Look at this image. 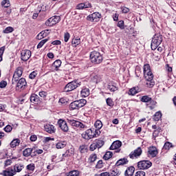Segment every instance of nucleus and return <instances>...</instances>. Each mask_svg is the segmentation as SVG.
Listing matches in <instances>:
<instances>
[{"mask_svg": "<svg viewBox=\"0 0 176 176\" xmlns=\"http://www.w3.org/2000/svg\"><path fill=\"white\" fill-rule=\"evenodd\" d=\"M90 60L93 64H101L102 63V55L97 51H93L90 54Z\"/></svg>", "mask_w": 176, "mask_h": 176, "instance_id": "obj_1", "label": "nucleus"}, {"mask_svg": "<svg viewBox=\"0 0 176 176\" xmlns=\"http://www.w3.org/2000/svg\"><path fill=\"white\" fill-rule=\"evenodd\" d=\"M163 42V36L160 34H155L151 41V49L156 50L159 47L160 45Z\"/></svg>", "mask_w": 176, "mask_h": 176, "instance_id": "obj_2", "label": "nucleus"}, {"mask_svg": "<svg viewBox=\"0 0 176 176\" xmlns=\"http://www.w3.org/2000/svg\"><path fill=\"white\" fill-rule=\"evenodd\" d=\"M86 102H87V101L85 99H80L72 102L69 105L70 109L73 111L74 109H79L80 108H82V107L86 105Z\"/></svg>", "mask_w": 176, "mask_h": 176, "instance_id": "obj_3", "label": "nucleus"}, {"mask_svg": "<svg viewBox=\"0 0 176 176\" xmlns=\"http://www.w3.org/2000/svg\"><path fill=\"white\" fill-rule=\"evenodd\" d=\"M79 86H80V82H78V80H74L67 83L64 90L66 92L72 91V90H75V89L79 87Z\"/></svg>", "mask_w": 176, "mask_h": 176, "instance_id": "obj_4", "label": "nucleus"}, {"mask_svg": "<svg viewBox=\"0 0 176 176\" xmlns=\"http://www.w3.org/2000/svg\"><path fill=\"white\" fill-rule=\"evenodd\" d=\"M23 75V67H19L15 69V72H14L12 83V85H16V82L19 81V79L21 78Z\"/></svg>", "mask_w": 176, "mask_h": 176, "instance_id": "obj_5", "label": "nucleus"}, {"mask_svg": "<svg viewBox=\"0 0 176 176\" xmlns=\"http://www.w3.org/2000/svg\"><path fill=\"white\" fill-rule=\"evenodd\" d=\"M138 167L140 170H148V168L152 167V162L149 160L140 161L138 163Z\"/></svg>", "mask_w": 176, "mask_h": 176, "instance_id": "obj_6", "label": "nucleus"}, {"mask_svg": "<svg viewBox=\"0 0 176 176\" xmlns=\"http://www.w3.org/2000/svg\"><path fill=\"white\" fill-rule=\"evenodd\" d=\"M101 19V14L99 12H94L93 14L89 15L87 17L88 21H91L92 23H98Z\"/></svg>", "mask_w": 176, "mask_h": 176, "instance_id": "obj_7", "label": "nucleus"}, {"mask_svg": "<svg viewBox=\"0 0 176 176\" xmlns=\"http://www.w3.org/2000/svg\"><path fill=\"white\" fill-rule=\"evenodd\" d=\"M58 124L60 129L63 131V133H68L69 131V128L68 127V124H67V121L60 119L58 120Z\"/></svg>", "mask_w": 176, "mask_h": 176, "instance_id": "obj_8", "label": "nucleus"}, {"mask_svg": "<svg viewBox=\"0 0 176 176\" xmlns=\"http://www.w3.org/2000/svg\"><path fill=\"white\" fill-rule=\"evenodd\" d=\"M16 83V90H24V89H25V87L27 86V81L24 78L19 79Z\"/></svg>", "mask_w": 176, "mask_h": 176, "instance_id": "obj_9", "label": "nucleus"}, {"mask_svg": "<svg viewBox=\"0 0 176 176\" xmlns=\"http://www.w3.org/2000/svg\"><path fill=\"white\" fill-rule=\"evenodd\" d=\"M141 155H142V148H141V147H138L129 154V157L130 159H138Z\"/></svg>", "mask_w": 176, "mask_h": 176, "instance_id": "obj_10", "label": "nucleus"}, {"mask_svg": "<svg viewBox=\"0 0 176 176\" xmlns=\"http://www.w3.org/2000/svg\"><path fill=\"white\" fill-rule=\"evenodd\" d=\"M22 61H28L31 57V51L30 50H23L21 53Z\"/></svg>", "mask_w": 176, "mask_h": 176, "instance_id": "obj_11", "label": "nucleus"}, {"mask_svg": "<svg viewBox=\"0 0 176 176\" xmlns=\"http://www.w3.org/2000/svg\"><path fill=\"white\" fill-rule=\"evenodd\" d=\"M81 135L84 140H91V138H94L96 137V134H93V131L91 129L87 130Z\"/></svg>", "mask_w": 176, "mask_h": 176, "instance_id": "obj_12", "label": "nucleus"}, {"mask_svg": "<svg viewBox=\"0 0 176 176\" xmlns=\"http://www.w3.org/2000/svg\"><path fill=\"white\" fill-rule=\"evenodd\" d=\"M120 146H122V142L117 140L112 143V144L110 146V150L111 151H116V152L119 153L120 152Z\"/></svg>", "mask_w": 176, "mask_h": 176, "instance_id": "obj_13", "label": "nucleus"}, {"mask_svg": "<svg viewBox=\"0 0 176 176\" xmlns=\"http://www.w3.org/2000/svg\"><path fill=\"white\" fill-rule=\"evenodd\" d=\"M144 78L153 76L152 71H151V66L149 64H146L144 65Z\"/></svg>", "mask_w": 176, "mask_h": 176, "instance_id": "obj_14", "label": "nucleus"}, {"mask_svg": "<svg viewBox=\"0 0 176 176\" xmlns=\"http://www.w3.org/2000/svg\"><path fill=\"white\" fill-rule=\"evenodd\" d=\"M145 79L146 80V87L151 88L155 86V80H153V75L145 77Z\"/></svg>", "mask_w": 176, "mask_h": 176, "instance_id": "obj_15", "label": "nucleus"}, {"mask_svg": "<svg viewBox=\"0 0 176 176\" xmlns=\"http://www.w3.org/2000/svg\"><path fill=\"white\" fill-rule=\"evenodd\" d=\"M148 153L152 157H156V156H157V153H159V151H157V148H156V146H150L148 150Z\"/></svg>", "mask_w": 176, "mask_h": 176, "instance_id": "obj_16", "label": "nucleus"}, {"mask_svg": "<svg viewBox=\"0 0 176 176\" xmlns=\"http://www.w3.org/2000/svg\"><path fill=\"white\" fill-rule=\"evenodd\" d=\"M141 101L142 102H146L147 106L151 105V104H153L154 105L155 104H156V102L153 101V100H152V98L148 96H142L141 98Z\"/></svg>", "mask_w": 176, "mask_h": 176, "instance_id": "obj_17", "label": "nucleus"}, {"mask_svg": "<svg viewBox=\"0 0 176 176\" xmlns=\"http://www.w3.org/2000/svg\"><path fill=\"white\" fill-rule=\"evenodd\" d=\"M44 130L50 134H54L56 133V128L52 124H46L44 126Z\"/></svg>", "mask_w": 176, "mask_h": 176, "instance_id": "obj_18", "label": "nucleus"}, {"mask_svg": "<svg viewBox=\"0 0 176 176\" xmlns=\"http://www.w3.org/2000/svg\"><path fill=\"white\" fill-rule=\"evenodd\" d=\"M135 171V168H134V166H129L125 170L124 175L125 176H133V175H134Z\"/></svg>", "mask_w": 176, "mask_h": 176, "instance_id": "obj_19", "label": "nucleus"}, {"mask_svg": "<svg viewBox=\"0 0 176 176\" xmlns=\"http://www.w3.org/2000/svg\"><path fill=\"white\" fill-rule=\"evenodd\" d=\"M30 102L33 104H39L41 100H39V96L35 94H32L30 98Z\"/></svg>", "mask_w": 176, "mask_h": 176, "instance_id": "obj_20", "label": "nucleus"}, {"mask_svg": "<svg viewBox=\"0 0 176 176\" xmlns=\"http://www.w3.org/2000/svg\"><path fill=\"white\" fill-rule=\"evenodd\" d=\"M61 60H55L52 65V68L54 71H58V68L61 67Z\"/></svg>", "mask_w": 176, "mask_h": 176, "instance_id": "obj_21", "label": "nucleus"}, {"mask_svg": "<svg viewBox=\"0 0 176 176\" xmlns=\"http://www.w3.org/2000/svg\"><path fill=\"white\" fill-rule=\"evenodd\" d=\"M23 168H24V165L23 164H16L12 169L14 170V173L17 174V173H20Z\"/></svg>", "mask_w": 176, "mask_h": 176, "instance_id": "obj_22", "label": "nucleus"}, {"mask_svg": "<svg viewBox=\"0 0 176 176\" xmlns=\"http://www.w3.org/2000/svg\"><path fill=\"white\" fill-rule=\"evenodd\" d=\"M3 176H13L16 175L15 172L12 169V168H9L6 170H3Z\"/></svg>", "mask_w": 176, "mask_h": 176, "instance_id": "obj_23", "label": "nucleus"}, {"mask_svg": "<svg viewBox=\"0 0 176 176\" xmlns=\"http://www.w3.org/2000/svg\"><path fill=\"white\" fill-rule=\"evenodd\" d=\"M127 163H129L127 158H121L117 161L116 166L119 167V166H124V164H127Z\"/></svg>", "mask_w": 176, "mask_h": 176, "instance_id": "obj_24", "label": "nucleus"}, {"mask_svg": "<svg viewBox=\"0 0 176 176\" xmlns=\"http://www.w3.org/2000/svg\"><path fill=\"white\" fill-rule=\"evenodd\" d=\"M141 91V89L138 87H135L129 89V96H135L138 93H140Z\"/></svg>", "mask_w": 176, "mask_h": 176, "instance_id": "obj_25", "label": "nucleus"}, {"mask_svg": "<svg viewBox=\"0 0 176 176\" xmlns=\"http://www.w3.org/2000/svg\"><path fill=\"white\" fill-rule=\"evenodd\" d=\"M81 96L82 97L86 98V97H89V96H90V89H89V88H83L81 90Z\"/></svg>", "mask_w": 176, "mask_h": 176, "instance_id": "obj_26", "label": "nucleus"}, {"mask_svg": "<svg viewBox=\"0 0 176 176\" xmlns=\"http://www.w3.org/2000/svg\"><path fill=\"white\" fill-rule=\"evenodd\" d=\"M66 146L67 141H60L56 145L57 149H63V148H65Z\"/></svg>", "mask_w": 176, "mask_h": 176, "instance_id": "obj_27", "label": "nucleus"}, {"mask_svg": "<svg viewBox=\"0 0 176 176\" xmlns=\"http://www.w3.org/2000/svg\"><path fill=\"white\" fill-rule=\"evenodd\" d=\"M122 174V171L120 169L114 168L110 170V175L111 176H119Z\"/></svg>", "mask_w": 176, "mask_h": 176, "instance_id": "obj_28", "label": "nucleus"}, {"mask_svg": "<svg viewBox=\"0 0 176 176\" xmlns=\"http://www.w3.org/2000/svg\"><path fill=\"white\" fill-rule=\"evenodd\" d=\"M19 145H20V140L19 139H14L10 144L11 148H16Z\"/></svg>", "mask_w": 176, "mask_h": 176, "instance_id": "obj_29", "label": "nucleus"}, {"mask_svg": "<svg viewBox=\"0 0 176 176\" xmlns=\"http://www.w3.org/2000/svg\"><path fill=\"white\" fill-rule=\"evenodd\" d=\"M72 45H73L74 47H76L78 45H80V38L79 37L74 38L72 41Z\"/></svg>", "mask_w": 176, "mask_h": 176, "instance_id": "obj_30", "label": "nucleus"}, {"mask_svg": "<svg viewBox=\"0 0 176 176\" xmlns=\"http://www.w3.org/2000/svg\"><path fill=\"white\" fill-rule=\"evenodd\" d=\"M32 148H25L23 151V156H25V157H28V156H31V153H32Z\"/></svg>", "mask_w": 176, "mask_h": 176, "instance_id": "obj_31", "label": "nucleus"}, {"mask_svg": "<svg viewBox=\"0 0 176 176\" xmlns=\"http://www.w3.org/2000/svg\"><path fill=\"white\" fill-rule=\"evenodd\" d=\"M67 122L70 124V126H72V127H76L78 120H75L73 118H67Z\"/></svg>", "mask_w": 176, "mask_h": 176, "instance_id": "obj_32", "label": "nucleus"}, {"mask_svg": "<svg viewBox=\"0 0 176 176\" xmlns=\"http://www.w3.org/2000/svg\"><path fill=\"white\" fill-rule=\"evenodd\" d=\"M52 20V23L54 25H56L58 23H60V21L61 20V17L60 16H54L50 18Z\"/></svg>", "mask_w": 176, "mask_h": 176, "instance_id": "obj_33", "label": "nucleus"}, {"mask_svg": "<svg viewBox=\"0 0 176 176\" xmlns=\"http://www.w3.org/2000/svg\"><path fill=\"white\" fill-rule=\"evenodd\" d=\"M78 151L80 153H87V146L85 144L80 146Z\"/></svg>", "mask_w": 176, "mask_h": 176, "instance_id": "obj_34", "label": "nucleus"}, {"mask_svg": "<svg viewBox=\"0 0 176 176\" xmlns=\"http://www.w3.org/2000/svg\"><path fill=\"white\" fill-rule=\"evenodd\" d=\"M69 156L71 155L65 152V153L63 154L62 155H59V159L56 160V162L58 163L59 162H63L65 157H69Z\"/></svg>", "mask_w": 176, "mask_h": 176, "instance_id": "obj_35", "label": "nucleus"}, {"mask_svg": "<svg viewBox=\"0 0 176 176\" xmlns=\"http://www.w3.org/2000/svg\"><path fill=\"white\" fill-rule=\"evenodd\" d=\"M113 155V153L111 151H107L103 156L104 160H109L111 157Z\"/></svg>", "mask_w": 176, "mask_h": 176, "instance_id": "obj_36", "label": "nucleus"}, {"mask_svg": "<svg viewBox=\"0 0 176 176\" xmlns=\"http://www.w3.org/2000/svg\"><path fill=\"white\" fill-rule=\"evenodd\" d=\"M153 119L155 122H159V120L162 119V112L160 111L156 112L155 114L154 115Z\"/></svg>", "mask_w": 176, "mask_h": 176, "instance_id": "obj_37", "label": "nucleus"}, {"mask_svg": "<svg viewBox=\"0 0 176 176\" xmlns=\"http://www.w3.org/2000/svg\"><path fill=\"white\" fill-rule=\"evenodd\" d=\"M94 142L96 144V146H98V148H102L104 146V141L102 140H96Z\"/></svg>", "mask_w": 176, "mask_h": 176, "instance_id": "obj_38", "label": "nucleus"}, {"mask_svg": "<svg viewBox=\"0 0 176 176\" xmlns=\"http://www.w3.org/2000/svg\"><path fill=\"white\" fill-rule=\"evenodd\" d=\"M14 31V28L12 27L8 26L5 28V30L3 31V34H10L11 32H13Z\"/></svg>", "mask_w": 176, "mask_h": 176, "instance_id": "obj_39", "label": "nucleus"}, {"mask_svg": "<svg viewBox=\"0 0 176 176\" xmlns=\"http://www.w3.org/2000/svg\"><path fill=\"white\" fill-rule=\"evenodd\" d=\"M76 127H77L78 129H87V126L80 121H77Z\"/></svg>", "mask_w": 176, "mask_h": 176, "instance_id": "obj_40", "label": "nucleus"}, {"mask_svg": "<svg viewBox=\"0 0 176 176\" xmlns=\"http://www.w3.org/2000/svg\"><path fill=\"white\" fill-rule=\"evenodd\" d=\"M107 89L110 90V91H116L118 90V87L112 84H109Z\"/></svg>", "mask_w": 176, "mask_h": 176, "instance_id": "obj_41", "label": "nucleus"}, {"mask_svg": "<svg viewBox=\"0 0 176 176\" xmlns=\"http://www.w3.org/2000/svg\"><path fill=\"white\" fill-rule=\"evenodd\" d=\"M1 6L3 8H9V6H10V1H9V0H3L1 1Z\"/></svg>", "mask_w": 176, "mask_h": 176, "instance_id": "obj_42", "label": "nucleus"}, {"mask_svg": "<svg viewBox=\"0 0 176 176\" xmlns=\"http://www.w3.org/2000/svg\"><path fill=\"white\" fill-rule=\"evenodd\" d=\"M94 126H95L96 129H98V130H100V129L102 128V122H101V120H97L95 122Z\"/></svg>", "mask_w": 176, "mask_h": 176, "instance_id": "obj_43", "label": "nucleus"}, {"mask_svg": "<svg viewBox=\"0 0 176 176\" xmlns=\"http://www.w3.org/2000/svg\"><path fill=\"white\" fill-rule=\"evenodd\" d=\"M170 148H173V144L170 142H167L164 145V149L168 151Z\"/></svg>", "mask_w": 176, "mask_h": 176, "instance_id": "obj_44", "label": "nucleus"}, {"mask_svg": "<svg viewBox=\"0 0 176 176\" xmlns=\"http://www.w3.org/2000/svg\"><path fill=\"white\" fill-rule=\"evenodd\" d=\"M47 35V33H46L45 31H42L37 35L38 39H42L45 38Z\"/></svg>", "mask_w": 176, "mask_h": 176, "instance_id": "obj_45", "label": "nucleus"}, {"mask_svg": "<svg viewBox=\"0 0 176 176\" xmlns=\"http://www.w3.org/2000/svg\"><path fill=\"white\" fill-rule=\"evenodd\" d=\"M27 170H28V171H31L32 173V171H34V170H35V164H30L26 166Z\"/></svg>", "mask_w": 176, "mask_h": 176, "instance_id": "obj_46", "label": "nucleus"}, {"mask_svg": "<svg viewBox=\"0 0 176 176\" xmlns=\"http://www.w3.org/2000/svg\"><path fill=\"white\" fill-rule=\"evenodd\" d=\"M47 41H49V38H45L40 41V43L37 45V49H41V47H42V46H43V45H45V43H46Z\"/></svg>", "mask_w": 176, "mask_h": 176, "instance_id": "obj_47", "label": "nucleus"}, {"mask_svg": "<svg viewBox=\"0 0 176 176\" xmlns=\"http://www.w3.org/2000/svg\"><path fill=\"white\" fill-rule=\"evenodd\" d=\"M106 102L109 107H113L114 105L113 100H112V98H111L106 99Z\"/></svg>", "mask_w": 176, "mask_h": 176, "instance_id": "obj_48", "label": "nucleus"}, {"mask_svg": "<svg viewBox=\"0 0 176 176\" xmlns=\"http://www.w3.org/2000/svg\"><path fill=\"white\" fill-rule=\"evenodd\" d=\"M89 162L91 163H94L95 160H97V155L96 154H91L89 157Z\"/></svg>", "mask_w": 176, "mask_h": 176, "instance_id": "obj_49", "label": "nucleus"}, {"mask_svg": "<svg viewBox=\"0 0 176 176\" xmlns=\"http://www.w3.org/2000/svg\"><path fill=\"white\" fill-rule=\"evenodd\" d=\"M45 25H47V27H53V25H54L51 18L45 21Z\"/></svg>", "mask_w": 176, "mask_h": 176, "instance_id": "obj_50", "label": "nucleus"}, {"mask_svg": "<svg viewBox=\"0 0 176 176\" xmlns=\"http://www.w3.org/2000/svg\"><path fill=\"white\" fill-rule=\"evenodd\" d=\"M117 27H119V28H120V30H124V21H119L117 24Z\"/></svg>", "mask_w": 176, "mask_h": 176, "instance_id": "obj_51", "label": "nucleus"}, {"mask_svg": "<svg viewBox=\"0 0 176 176\" xmlns=\"http://www.w3.org/2000/svg\"><path fill=\"white\" fill-rule=\"evenodd\" d=\"M38 96H40L41 98H43L45 100L46 97H47V92L43 91H40Z\"/></svg>", "mask_w": 176, "mask_h": 176, "instance_id": "obj_52", "label": "nucleus"}, {"mask_svg": "<svg viewBox=\"0 0 176 176\" xmlns=\"http://www.w3.org/2000/svg\"><path fill=\"white\" fill-rule=\"evenodd\" d=\"M69 38H71V35L68 32H65L64 34V41L65 42H68L69 41Z\"/></svg>", "mask_w": 176, "mask_h": 176, "instance_id": "obj_53", "label": "nucleus"}, {"mask_svg": "<svg viewBox=\"0 0 176 176\" xmlns=\"http://www.w3.org/2000/svg\"><path fill=\"white\" fill-rule=\"evenodd\" d=\"M12 130H13V128L9 124L4 128V131H6V133H10Z\"/></svg>", "mask_w": 176, "mask_h": 176, "instance_id": "obj_54", "label": "nucleus"}, {"mask_svg": "<svg viewBox=\"0 0 176 176\" xmlns=\"http://www.w3.org/2000/svg\"><path fill=\"white\" fill-rule=\"evenodd\" d=\"M5 52V46L0 47V63L2 61V56H3V53Z\"/></svg>", "mask_w": 176, "mask_h": 176, "instance_id": "obj_55", "label": "nucleus"}, {"mask_svg": "<svg viewBox=\"0 0 176 176\" xmlns=\"http://www.w3.org/2000/svg\"><path fill=\"white\" fill-rule=\"evenodd\" d=\"M76 9L78 10H82L85 9V4H84V3H80L78 4L76 6Z\"/></svg>", "mask_w": 176, "mask_h": 176, "instance_id": "obj_56", "label": "nucleus"}, {"mask_svg": "<svg viewBox=\"0 0 176 176\" xmlns=\"http://www.w3.org/2000/svg\"><path fill=\"white\" fill-rule=\"evenodd\" d=\"M96 148H98V147L97 146L96 142H94V143H92L89 146L90 151H96Z\"/></svg>", "mask_w": 176, "mask_h": 176, "instance_id": "obj_57", "label": "nucleus"}, {"mask_svg": "<svg viewBox=\"0 0 176 176\" xmlns=\"http://www.w3.org/2000/svg\"><path fill=\"white\" fill-rule=\"evenodd\" d=\"M103 166L102 160H99L96 166V168H102Z\"/></svg>", "mask_w": 176, "mask_h": 176, "instance_id": "obj_58", "label": "nucleus"}, {"mask_svg": "<svg viewBox=\"0 0 176 176\" xmlns=\"http://www.w3.org/2000/svg\"><path fill=\"white\" fill-rule=\"evenodd\" d=\"M36 75H38V74H36V72H32L29 75V78H30V79H35V78L36 77Z\"/></svg>", "mask_w": 176, "mask_h": 176, "instance_id": "obj_59", "label": "nucleus"}, {"mask_svg": "<svg viewBox=\"0 0 176 176\" xmlns=\"http://www.w3.org/2000/svg\"><path fill=\"white\" fill-rule=\"evenodd\" d=\"M7 85H8V82H6V81H1L0 82V88L3 89L6 87Z\"/></svg>", "mask_w": 176, "mask_h": 176, "instance_id": "obj_60", "label": "nucleus"}, {"mask_svg": "<svg viewBox=\"0 0 176 176\" xmlns=\"http://www.w3.org/2000/svg\"><path fill=\"white\" fill-rule=\"evenodd\" d=\"M135 176H145V173L143 170H139L135 173Z\"/></svg>", "mask_w": 176, "mask_h": 176, "instance_id": "obj_61", "label": "nucleus"}, {"mask_svg": "<svg viewBox=\"0 0 176 176\" xmlns=\"http://www.w3.org/2000/svg\"><path fill=\"white\" fill-rule=\"evenodd\" d=\"M153 56L155 57V61H160V58H162V56H160V54H154Z\"/></svg>", "mask_w": 176, "mask_h": 176, "instance_id": "obj_62", "label": "nucleus"}, {"mask_svg": "<svg viewBox=\"0 0 176 176\" xmlns=\"http://www.w3.org/2000/svg\"><path fill=\"white\" fill-rule=\"evenodd\" d=\"M84 8L85 9H87L88 8H91V3L89 2L84 3Z\"/></svg>", "mask_w": 176, "mask_h": 176, "instance_id": "obj_63", "label": "nucleus"}, {"mask_svg": "<svg viewBox=\"0 0 176 176\" xmlns=\"http://www.w3.org/2000/svg\"><path fill=\"white\" fill-rule=\"evenodd\" d=\"M37 137L36 135H32L30 136V141H32V142H35L36 140H37Z\"/></svg>", "mask_w": 176, "mask_h": 176, "instance_id": "obj_64", "label": "nucleus"}]
</instances>
